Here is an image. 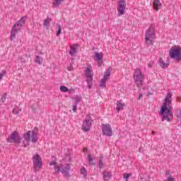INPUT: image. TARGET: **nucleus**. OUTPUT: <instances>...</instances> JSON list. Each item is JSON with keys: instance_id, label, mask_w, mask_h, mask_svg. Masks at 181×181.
I'll return each instance as SVG.
<instances>
[{"instance_id": "1", "label": "nucleus", "mask_w": 181, "mask_h": 181, "mask_svg": "<svg viewBox=\"0 0 181 181\" xmlns=\"http://www.w3.org/2000/svg\"><path fill=\"white\" fill-rule=\"evenodd\" d=\"M172 94L170 93H167L163 103L161 107V115H163L162 121H168L170 122V117H172V112H170V105H172Z\"/></svg>"}, {"instance_id": "23", "label": "nucleus", "mask_w": 181, "mask_h": 181, "mask_svg": "<svg viewBox=\"0 0 181 181\" xmlns=\"http://www.w3.org/2000/svg\"><path fill=\"white\" fill-rule=\"evenodd\" d=\"M81 174L83 175V177H87V175H88L87 170L84 168H82L81 169Z\"/></svg>"}, {"instance_id": "26", "label": "nucleus", "mask_w": 181, "mask_h": 181, "mask_svg": "<svg viewBox=\"0 0 181 181\" xmlns=\"http://www.w3.org/2000/svg\"><path fill=\"white\" fill-rule=\"evenodd\" d=\"M80 101H81V96L80 95H76L75 97V104H78V103H80Z\"/></svg>"}, {"instance_id": "33", "label": "nucleus", "mask_w": 181, "mask_h": 181, "mask_svg": "<svg viewBox=\"0 0 181 181\" xmlns=\"http://www.w3.org/2000/svg\"><path fill=\"white\" fill-rule=\"evenodd\" d=\"M88 160L91 163V161L93 160V156H91V155L88 156Z\"/></svg>"}, {"instance_id": "12", "label": "nucleus", "mask_w": 181, "mask_h": 181, "mask_svg": "<svg viewBox=\"0 0 181 181\" xmlns=\"http://www.w3.org/2000/svg\"><path fill=\"white\" fill-rule=\"evenodd\" d=\"M110 76H111V67H109L107 69V70L105 72L103 78H102L101 81H100V86L102 88H105V87L107 84V81H108V80H110Z\"/></svg>"}, {"instance_id": "36", "label": "nucleus", "mask_w": 181, "mask_h": 181, "mask_svg": "<svg viewBox=\"0 0 181 181\" xmlns=\"http://www.w3.org/2000/svg\"><path fill=\"white\" fill-rule=\"evenodd\" d=\"M68 70H69V71H72V70H73V66H69V67H68Z\"/></svg>"}, {"instance_id": "37", "label": "nucleus", "mask_w": 181, "mask_h": 181, "mask_svg": "<svg viewBox=\"0 0 181 181\" xmlns=\"http://www.w3.org/2000/svg\"><path fill=\"white\" fill-rule=\"evenodd\" d=\"M165 175H166V176H168V175H169V171H166Z\"/></svg>"}, {"instance_id": "10", "label": "nucleus", "mask_w": 181, "mask_h": 181, "mask_svg": "<svg viewBox=\"0 0 181 181\" xmlns=\"http://www.w3.org/2000/svg\"><path fill=\"white\" fill-rule=\"evenodd\" d=\"M91 125H93V119L90 115H88L86 117L82 124L83 131H84V132H88L91 129Z\"/></svg>"}, {"instance_id": "35", "label": "nucleus", "mask_w": 181, "mask_h": 181, "mask_svg": "<svg viewBox=\"0 0 181 181\" xmlns=\"http://www.w3.org/2000/svg\"><path fill=\"white\" fill-rule=\"evenodd\" d=\"M71 93H74V89H73V88H71L69 90V94H71Z\"/></svg>"}, {"instance_id": "31", "label": "nucleus", "mask_w": 181, "mask_h": 181, "mask_svg": "<svg viewBox=\"0 0 181 181\" xmlns=\"http://www.w3.org/2000/svg\"><path fill=\"white\" fill-rule=\"evenodd\" d=\"M6 71H2L1 73L0 74V81L1 80H2V78L4 77V76H5Z\"/></svg>"}, {"instance_id": "25", "label": "nucleus", "mask_w": 181, "mask_h": 181, "mask_svg": "<svg viewBox=\"0 0 181 181\" xmlns=\"http://www.w3.org/2000/svg\"><path fill=\"white\" fill-rule=\"evenodd\" d=\"M59 90L60 91H62V93H67V91H69V88L65 86H61Z\"/></svg>"}, {"instance_id": "11", "label": "nucleus", "mask_w": 181, "mask_h": 181, "mask_svg": "<svg viewBox=\"0 0 181 181\" xmlns=\"http://www.w3.org/2000/svg\"><path fill=\"white\" fill-rule=\"evenodd\" d=\"M125 8H127V2L124 0H120L117 4V13L119 16L125 15Z\"/></svg>"}, {"instance_id": "21", "label": "nucleus", "mask_w": 181, "mask_h": 181, "mask_svg": "<svg viewBox=\"0 0 181 181\" xmlns=\"http://www.w3.org/2000/svg\"><path fill=\"white\" fill-rule=\"evenodd\" d=\"M52 22V18H47L44 21V27L47 29H49V25H50V23Z\"/></svg>"}, {"instance_id": "17", "label": "nucleus", "mask_w": 181, "mask_h": 181, "mask_svg": "<svg viewBox=\"0 0 181 181\" xmlns=\"http://www.w3.org/2000/svg\"><path fill=\"white\" fill-rule=\"evenodd\" d=\"M153 6L156 11H159L162 8V3L159 0H154L153 3Z\"/></svg>"}, {"instance_id": "32", "label": "nucleus", "mask_w": 181, "mask_h": 181, "mask_svg": "<svg viewBox=\"0 0 181 181\" xmlns=\"http://www.w3.org/2000/svg\"><path fill=\"white\" fill-rule=\"evenodd\" d=\"M74 112H76V111H77V103H75L74 105H73V108H72Z\"/></svg>"}, {"instance_id": "15", "label": "nucleus", "mask_w": 181, "mask_h": 181, "mask_svg": "<svg viewBox=\"0 0 181 181\" xmlns=\"http://www.w3.org/2000/svg\"><path fill=\"white\" fill-rule=\"evenodd\" d=\"M104 54H103V52H95V54L93 56V59L95 62H98V65L99 67H101L102 64H103V57Z\"/></svg>"}, {"instance_id": "16", "label": "nucleus", "mask_w": 181, "mask_h": 181, "mask_svg": "<svg viewBox=\"0 0 181 181\" xmlns=\"http://www.w3.org/2000/svg\"><path fill=\"white\" fill-rule=\"evenodd\" d=\"M77 49H78V44H74V45H71L70 51H69L70 56H72V57H76V56L77 54Z\"/></svg>"}, {"instance_id": "39", "label": "nucleus", "mask_w": 181, "mask_h": 181, "mask_svg": "<svg viewBox=\"0 0 181 181\" xmlns=\"http://www.w3.org/2000/svg\"><path fill=\"white\" fill-rule=\"evenodd\" d=\"M148 67H152V65L151 64H148Z\"/></svg>"}, {"instance_id": "8", "label": "nucleus", "mask_w": 181, "mask_h": 181, "mask_svg": "<svg viewBox=\"0 0 181 181\" xmlns=\"http://www.w3.org/2000/svg\"><path fill=\"white\" fill-rule=\"evenodd\" d=\"M93 67L91 66H88L85 71V76L87 78V83L88 88H91L93 87Z\"/></svg>"}, {"instance_id": "27", "label": "nucleus", "mask_w": 181, "mask_h": 181, "mask_svg": "<svg viewBox=\"0 0 181 181\" xmlns=\"http://www.w3.org/2000/svg\"><path fill=\"white\" fill-rule=\"evenodd\" d=\"M62 33V25H58V30L57 31V36H60Z\"/></svg>"}, {"instance_id": "24", "label": "nucleus", "mask_w": 181, "mask_h": 181, "mask_svg": "<svg viewBox=\"0 0 181 181\" xmlns=\"http://www.w3.org/2000/svg\"><path fill=\"white\" fill-rule=\"evenodd\" d=\"M64 1V0H54V6H59Z\"/></svg>"}, {"instance_id": "41", "label": "nucleus", "mask_w": 181, "mask_h": 181, "mask_svg": "<svg viewBox=\"0 0 181 181\" xmlns=\"http://www.w3.org/2000/svg\"><path fill=\"white\" fill-rule=\"evenodd\" d=\"M124 181H128V180H125Z\"/></svg>"}, {"instance_id": "13", "label": "nucleus", "mask_w": 181, "mask_h": 181, "mask_svg": "<svg viewBox=\"0 0 181 181\" xmlns=\"http://www.w3.org/2000/svg\"><path fill=\"white\" fill-rule=\"evenodd\" d=\"M7 141L10 144H21V136L18 134V132H13Z\"/></svg>"}, {"instance_id": "9", "label": "nucleus", "mask_w": 181, "mask_h": 181, "mask_svg": "<svg viewBox=\"0 0 181 181\" xmlns=\"http://www.w3.org/2000/svg\"><path fill=\"white\" fill-rule=\"evenodd\" d=\"M33 163L34 165V170L39 171L40 170V169H42V158L40 157V156H39V154H36L33 157Z\"/></svg>"}, {"instance_id": "28", "label": "nucleus", "mask_w": 181, "mask_h": 181, "mask_svg": "<svg viewBox=\"0 0 181 181\" xmlns=\"http://www.w3.org/2000/svg\"><path fill=\"white\" fill-rule=\"evenodd\" d=\"M131 176V173H124L123 175V178L125 180H128V178Z\"/></svg>"}, {"instance_id": "14", "label": "nucleus", "mask_w": 181, "mask_h": 181, "mask_svg": "<svg viewBox=\"0 0 181 181\" xmlns=\"http://www.w3.org/2000/svg\"><path fill=\"white\" fill-rule=\"evenodd\" d=\"M102 132L105 136H112V129L109 124H103Z\"/></svg>"}, {"instance_id": "30", "label": "nucleus", "mask_w": 181, "mask_h": 181, "mask_svg": "<svg viewBox=\"0 0 181 181\" xmlns=\"http://www.w3.org/2000/svg\"><path fill=\"white\" fill-rule=\"evenodd\" d=\"M98 166L100 169H102L103 166H104V163H103V160H99Z\"/></svg>"}, {"instance_id": "7", "label": "nucleus", "mask_w": 181, "mask_h": 181, "mask_svg": "<svg viewBox=\"0 0 181 181\" xmlns=\"http://www.w3.org/2000/svg\"><path fill=\"white\" fill-rule=\"evenodd\" d=\"M133 78L139 87H141L142 86V83H144V80H145V77L142 74V71L139 69H136L134 71Z\"/></svg>"}, {"instance_id": "22", "label": "nucleus", "mask_w": 181, "mask_h": 181, "mask_svg": "<svg viewBox=\"0 0 181 181\" xmlns=\"http://www.w3.org/2000/svg\"><path fill=\"white\" fill-rule=\"evenodd\" d=\"M35 63H37V64H42L43 58H40V57L39 55H37L35 57Z\"/></svg>"}, {"instance_id": "6", "label": "nucleus", "mask_w": 181, "mask_h": 181, "mask_svg": "<svg viewBox=\"0 0 181 181\" xmlns=\"http://www.w3.org/2000/svg\"><path fill=\"white\" fill-rule=\"evenodd\" d=\"M169 56L171 59L180 62L181 60V48L180 47H172L169 51Z\"/></svg>"}, {"instance_id": "18", "label": "nucleus", "mask_w": 181, "mask_h": 181, "mask_svg": "<svg viewBox=\"0 0 181 181\" xmlns=\"http://www.w3.org/2000/svg\"><path fill=\"white\" fill-rule=\"evenodd\" d=\"M103 180L108 181L112 177V174L110 171L105 170L103 173Z\"/></svg>"}, {"instance_id": "40", "label": "nucleus", "mask_w": 181, "mask_h": 181, "mask_svg": "<svg viewBox=\"0 0 181 181\" xmlns=\"http://www.w3.org/2000/svg\"><path fill=\"white\" fill-rule=\"evenodd\" d=\"M151 134H152L153 135H155V132H152Z\"/></svg>"}, {"instance_id": "19", "label": "nucleus", "mask_w": 181, "mask_h": 181, "mask_svg": "<svg viewBox=\"0 0 181 181\" xmlns=\"http://www.w3.org/2000/svg\"><path fill=\"white\" fill-rule=\"evenodd\" d=\"M124 107H125V103H121V100L117 101L116 110H117V112H119L121 110H124Z\"/></svg>"}, {"instance_id": "20", "label": "nucleus", "mask_w": 181, "mask_h": 181, "mask_svg": "<svg viewBox=\"0 0 181 181\" xmlns=\"http://www.w3.org/2000/svg\"><path fill=\"white\" fill-rule=\"evenodd\" d=\"M158 63L160 64V66L162 67V69H166L169 66V62H163V59L160 58Z\"/></svg>"}, {"instance_id": "38", "label": "nucleus", "mask_w": 181, "mask_h": 181, "mask_svg": "<svg viewBox=\"0 0 181 181\" xmlns=\"http://www.w3.org/2000/svg\"><path fill=\"white\" fill-rule=\"evenodd\" d=\"M1 100H2V101H4V100H5V97H2V98H1Z\"/></svg>"}, {"instance_id": "34", "label": "nucleus", "mask_w": 181, "mask_h": 181, "mask_svg": "<svg viewBox=\"0 0 181 181\" xmlns=\"http://www.w3.org/2000/svg\"><path fill=\"white\" fill-rule=\"evenodd\" d=\"M144 98V94L140 93L138 98V100H142V98Z\"/></svg>"}, {"instance_id": "5", "label": "nucleus", "mask_w": 181, "mask_h": 181, "mask_svg": "<svg viewBox=\"0 0 181 181\" xmlns=\"http://www.w3.org/2000/svg\"><path fill=\"white\" fill-rule=\"evenodd\" d=\"M146 40L145 42L147 46H152L153 45V42L155 40V37L156 35H155V26H151L146 31Z\"/></svg>"}, {"instance_id": "29", "label": "nucleus", "mask_w": 181, "mask_h": 181, "mask_svg": "<svg viewBox=\"0 0 181 181\" xmlns=\"http://www.w3.org/2000/svg\"><path fill=\"white\" fill-rule=\"evenodd\" d=\"M21 111H22V110H18V111H16V109H13V111H12V112L13 113V114H15V115H18V114H19V112H21Z\"/></svg>"}, {"instance_id": "2", "label": "nucleus", "mask_w": 181, "mask_h": 181, "mask_svg": "<svg viewBox=\"0 0 181 181\" xmlns=\"http://www.w3.org/2000/svg\"><path fill=\"white\" fill-rule=\"evenodd\" d=\"M50 166H54V169L57 173H60V172L64 175V177L69 179L70 177V164H66L62 165V164H57L54 161L49 163Z\"/></svg>"}, {"instance_id": "3", "label": "nucleus", "mask_w": 181, "mask_h": 181, "mask_svg": "<svg viewBox=\"0 0 181 181\" xmlns=\"http://www.w3.org/2000/svg\"><path fill=\"white\" fill-rule=\"evenodd\" d=\"M30 135L32 142H33L34 144H35V142H37V139H39V138L37 137V128H35L33 131H28L24 134L23 146L25 148H26V146H28L30 142Z\"/></svg>"}, {"instance_id": "4", "label": "nucleus", "mask_w": 181, "mask_h": 181, "mask_svg": "<svg viewBox=\"0 0 181 181\" xmlns=\"http://www.w3.org/2000/svg\"><path fill=\"white\" fill-rule=\"evenodd\" d=\"M25 22H26V17H22L16 23L13 25L11 30V40H15L16 37V33L20 32L23 26H25Z\"/></svg>"}]
</instances>
